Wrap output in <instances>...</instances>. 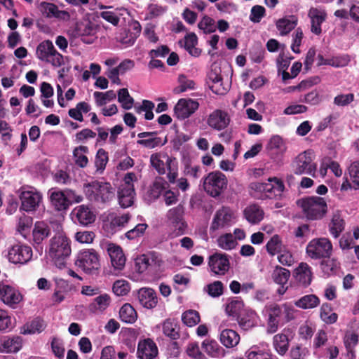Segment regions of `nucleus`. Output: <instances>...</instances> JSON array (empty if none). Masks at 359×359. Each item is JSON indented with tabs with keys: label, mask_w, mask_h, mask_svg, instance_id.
Segmentation results:
<instances>
[{
	"label": "nucleus",
	"mask_w": 359,
	"mask_h": 359,
	"mask_svg": "<svg viewBox=\"0 0 359 359\" xmlns=\"http://www.w3.org/2000/svg\"><path fill=\"white\" fill-rule=\"evenodd\" d=\"M200 29L203 30L205 34L212 33L216 30L215 20L208 16H204L198 24Z\"/></svg>",
	"instance_id": "052dcab7"
},
{
	"label": "nucleus",
	"mask_w": 359,
	"mask_h": 359,
	"mask_svg": "<svg viewBox=\"0 0 359 359\" xmlns=\"http://www.w3.org/2000/svg\"><path fill=\"white\" fill-rule=\"evenodd\" d=\"M294 278L297 282L303 287L309 285L312 280V272L308 264L302 262L294 270Z\"/></svg>",
	"instance_id": "a878e982"
},
{
	"label": "nucleus",
	"mask_w": 359,
	"mask_h": 359,
	"mask_svg": "<svg viewBox=\"0 0 359 359\" xmlns=\"http://www.w3.org/2000/svg\"><path fill=\"white\" fill-rule=\"evenodd\" d=\"M135 189L118 188V198L120 205L126 208L131 206L134 201Z\"/></svg>",
	"instance_id": "e433bc0d"
},
{
	"label": "nucleus",
	"mask_w": 359,
	"mask_h": 359,
	"mask_svg": "<svg viewBox=\"0 0 359 359\" xmlns=\"http://www.w3.org/2000/svg\"><path fill=\"white\" fill-rule=\"evenodd\" d=\"M78 34L81 36V40L86 43H91L94 41L95 29L90 23L80 25L78 28Z\"/></svg>",
	"instance_id": "a18cd8bd"
},
{
	"label": "nucleus",
	"mask_w": 359,
	"mask_h": 359,
	"mask_svg": "<svg viewBox=\"0 0 359 359\" xmlns=\"http://www.w3.org/2000/svg\"><path fill=\"white\" fill-rule=\"evenodd\" d=\"M230 118L227 112L216 109L213 111L208 116V126L217 130H222L227 127L229 124Z\"/></svg>",
	"instance_id": "6ab92c4d"
},
{
	"label": "nucleus",
	"mask_w": 359,
	"mask_h": 359,
	"mask_svg": "<svg viewBox=\"0 0 359 359\" xmlns=\"http://www.w3.org/2000/svg\"><path fill=\"white\" fill-rule=\"evenodd\" d=\"M201 346L204 351L211 358H223L226 355V350L215 340L205 339Z\"/></svg>",
	"instance_id": "bb28decb"
},
{
	"label": "nucleus",
	"mask_w": 359,
	"mask_h": 359,
	"mask_svg": "<svg viewBox=\"0 0 359 359\" xmlns=\"http://www.w3.org/2000/svg\"><path fill=\"white\" fill-rule=\"evenodd\" d=\"M345 222L339 210L333 212L329 224V231L334 238H338L344 229Z\"/></svg>",
	"instance_id": "2f4dec72"
},
{
	"label": "nucleus",
	"mask_w": 359,
	"mask_h": 359,
	"mask_svg": "<svg viewBox=\"0 0 359 359\" xmlns=\"http://www.w3.org/2000/svg\"><path fill=\"white\" fill-rule=\"evenodd\" d=\"M32 257V248L25 245L17 244L13 245L8 251V259L13 264H26Z\"/></svg>",
	"instance_id": "f8f14e48"
},
{
	"label": "nucleus",
	"mask_w": 359,
	"mask_h": 359,
	"mask_svg": "<svg viewBox=\"0 0 359 359\" xmlns=\"http://www.w3.org/2000/svg\"><path fill=\"white\" fill-rule=\"evenodd\" d=\"M182 320L186 325L193 327L200 322V316L195 310H188L182 313Z\"/></svg>",
	"instance_id": "5fc2aeb1"
},
{
	"label": "nucleus",
	"mask_w": 359,
	"mask_h": 359,
	"mask_svg": "<svg viewBox=\"0 0 359 359\" xmlns=\"http://www.w3.org/2000/svg\"><path fill=\"white\" fill-rule=\"evenodd\" d=\"M138 299L141 305L147 309L154 308L158 302L156 292L151 288H141L138 292Z\"/></svg>",
	"instance_id": "c85d7f7f"
},
{
	"label": "nucleus",
	"mask_w": 359,
	"mask_h": 359,
	"mask_svg": "<svg viewBox=\"0 0 359 359\" xmlns=\"http://www.w3.org/2000/svg\"><path fill=\"white\" fill-rule=\"evenodd\" d=\"M320 318L326 323L332 324L337 320V314L332 312L328 304H323L320 308Z\"/></svg>",
	"instance_id": "6e6d98bb"
},
{
	"label": "nucleus",
	"mask_w": 359,
	"mask_h": 359,
	"mask_svg": "<svg viewBox=\"0 0 359 359\" xmlns=\"http://www.w3.org/2000/svg\"><path fill=\"white\" fill-rule=\"evenodd\" d=\"M292 172L297 175H309L315 177L317 164L314 162V154L311 150L299 154L290 164Z\"/></svg>",
	"instance_id": "39448f33"
},
{
	"label": "nucleus",
	"mask_w": 359,
	"mask_h": 359,
	"mask_svg": "<svg viewBox=\"0 0 359 359\" xmlns=\"http://www.w3.org/2000/svg\"><path fill=\"white\" fill-rule=\"evenodd\" d=\"M244 215L246 219L251 224H257L264 217V211L257 205L252 204L244 210Z\"/></svg>",
	"instance_id": "f704fd0d"
},
{
	"label": "nucleus",
	"mask_w": 359,
	"mask_h": 359,
	"mask_svg": "<svg viewBox=\"0 0 359 359\" xmlns=\"http://www.w3.org/2000/svg\"><path fill=\"white\" fill-rule=\"evenodd\" d=\"M147 226V224L145 223L138 224L133 229L126 233V237L129 240L138 238L144 234Z\"/></svg>",
	"instance_id": "e2e57ef3"
},
{
	"label": "nucleus",
	"mask_w": 359,
	"mask_h": 359,
	"mask_svg": "<svg viewBox=\"0 0 359 359\" xmlns=\"http://www.w3.org/2000/svg\"><path fill=\"white\" fill-rule=\"evenodd\" d=\"M32 219L26 215H23L19 218L17 229L21 233H25L31 226Z\"/></svg>",
	"instance_id": "774afa93"
},
{
	"label": "nucleus",
	"mask_w": 359,
	"mask_h": 359,
	"mask_svg": "<svg viewBox=\"0 0 359 359\" xmlns=\"http://www.w3.org/2000/svg\"><path fill=\"white\" fill-rule=\"evenodd\" d=\"M197 101L191 99H180L175 107L174 111L176 117L183 120L189 117L198 108Z\"/></svg>",
	"instance_id": "dca6fc26"
},
{
	"label": "nucleus",
	"mask_w": 359,
	"mask_h": 359,
	"mask_svg": "<svg viewBox=\"0 0 359 359\" xmlns=\"http://www.w3.org/2000/svg\"><path fill=\"white\" fill-rule=\"evenodd\" d=\"M106 250L110 257L111 264L115 269L121 270L126 264V258L122 248L114 243H107Z\"/></svg>",
	"instance_id": "a211bd4d"
},
{
	"label": "nucleus",
	"mask_w": 359,
	"mask_h": 359,
	"mask_svg": "<svg viewBox=\"0 0 359 359\" xmlns=\"http://www.w3.org/2000/svg\"><path fill=\"white\" fill-rule=\"evenodd\" d=\"M268 182H253L250 184V194L257 199L272 198L280 195L284 184L277 177L269 178Z\"/></svg>",
	"instance_id": "f03ea898"
},
{
	"label": "nucleus",
	"mask_w": 359,
	"mask_h": 359,
	"mask_svg": "<svg viewBox=\"0 0 359 359\" xmlns=\"http://www.w3.org/2000/svg\"><path fill=\"white\" fill-rule=\"evenodd\" d=\"M166 186L167 182L162 178L156 179L150 189V195L154 198H158L163 191L165 189Z\"/></svg>",
	"instance_id": "680f3d73"
},
{
	"label": "nucleus",
	"mask_w": 359,
	"mask_h": 359,
	"mask_svg": "<svg viewBox=\"0 0 359 359\" xmlns=\"http://www.w3.org/2000/svg\"><path fill=\"white\" fill-rule=\"evenodd\" d=\"M95 103L97 106L104 105L107 102L111 101L116 98V93L113 90H108L105 93L96 91L93 93Z\"/></svg>",
	"instance_id": "864d4df0"
},
{
	"label": "nucleus",
	"mask_w": 359,
	"mask_h": 359,
	"mask_svg": "<svg viewBox=\"0 0 359 359\" xmlns=\"http://www.w3.org/2000/svg\"><path fill=\"white\" fill-rule=\"evenodd\" d=\"M179 330L177 321L175 320L167 319L163 323V333L172 339H177L180 337Z\"/></svg>",
	"instance_id": "58836bf2"
},
{
	"label": "nucleus",
	"mask_w": 359,
	"mask_h": 359,
	"mask_svg": "<svg viewBox=\"0 0 359 359\" xmlns=\"http://www.w3.org/2000/svg\"><path fill=\"white\" fill-rule=\"evenodd\" d=\"M72 215L79 223L83 226L93 223L95 219L94 213L84 205L76 207L72 211Z\"/></svg>",
	"instance_id": "393cba45"
},
{
	"label": "nucleus",
	"mask_w": 359,
	"mask_h": 359,
	"mask_svg": "<svg viewBox=\"0 0 359 359\" xmlns=\"http://www.w3.org/2000/svg\"><path fill=\"white\" fill-rule=\"evenodd\" d=\"M88 152V148L86 146H79L73 151V157L76 165L81 168H85L88 163V159L86 154Z\"/></svg>",
	"instance_id": "a19ab883"
},
{
	"label": "nucleus",
	"mask_w": 359,
	"mask_h": 359,
	"mask_svg": "<svg viewBox=\"0 0 359 359\" xmlns=\"http://www.w3.org/2000/svg\"><path fill=\"white\" fill-rule=\"evenodd\" d=\"M130 218L131 215L128 213L123 215L111 214L109 215L107 221L104 222V229L107 233L114 234L124 228Z\"/></svg>",
	"instance_id": "2eb2a0df"
},
{
	"label": "nucleus",
	"mask_w": 359,
	"mask_h": 359,
	"mask_svg": "<svg viewBox=\"0 0 359 359\" xmlns=\"http://www.w3.org/2000/svg\"><path fill=\"white\" fill-rule=\"evenodd\" d=\"M265 15V8L259 5L254 6L251 8L250 19L252 22H259Z\"/></svg>",
	"instance_id": "0e129e2a"
},
{
	"label": "nucleus",
	"mask_w": 359,
	"mask_h": 359,
	"mask_svg": "<svg viewBox=\"0 0 359 359\" xmlns=\"http://www.w3.org/2000/svg\"><path fill=\"white\" fill-rule=\"evenodd\" d=\"M71 252L70 241L65 234L57 233L50 240L48 255L55 263L63 264Z\"/></svg>",
	"instance_id": "20e7f679"
},
{
	"label": "nucleus",
	"mask_w": 359,
	"mask_h": 359,
	"mask_svg": "<svg viewBox=\"0 0 359 359\" xmlns=\"http://www.w3.org/2000/svg\"><path fill=\"white\" fill-rule=\"evenodd\" d=\"M120 319L126 323H133L137 318L135 309L130 304H125L119 311Z\"/></svg>",
	"instance_id": "ea45409f"
},
{
	"label": "nucleus",
	"mask_w": 359,
	"mask_h": 359,
	"mask_svg": "<svg viewBox=\"0 0 359 359\" xmlns=\"http://www.w3.org/2000/svg\"><path fill=\"white\" fill-rule=\"evenodd\" d=\"M210 271L217 275H224L230 267L229 257L224 253L215 252L208 258Z\"/></svg>",
	"instance_id": "ddd939ff"
},
{
	"label": "nucleus",
	"mask_w": 359,
	"mask_h": 359,
	"mask_svg": "<svg viewBox=\"0 0 359 359\" xmlns=\"http://www.w3.org/2000/svg\"><path fill=\"white\" fill-rule=\"evenodd\" d=\"M258 316L252 310L247 311L238 319V325L243 330H249L257 324Z\"/></svg>",
	"instance_id": "72a5a7b5"
},
{
	"label": "nucleus",
	"mask_w": 359,
	"mask_h": 359,
	"mask_svg": "<svg viewBox=\"0 0 359 359\" xmlns=\"http://www.w3.org/2000/svg\"><path fill=\"white\" fill-rule=\"evenodd\" d=\"M22 340L20 337H4L0 341V353H15L22 347Z\"/></svg>",
	"instance_id": "cd10ccee"
},
{
	"label": "nucleus",
	"mask_w": 359,
	"mask_h": 359,
	"mask_svg": "<svg viewBox=\"0 0 359 359\" xmlns=\"http://www.w3.org/2000/svg\"><path fill=\"white\" fill-rule=\"evenodd\" d=\"M178 82L179 86L173 89V93L175 94H180L188 90L194 89L195 88V82L184 75L179 76Z\"/></svg>",
	"instance_id": "09e8293b"
},
{
	"label": "nucleus",
	"mask_w": 359,
	"mask_h": 359,
	"mask_svg": "<svg viewBox=\"0 0 359 359\" xmlns=\"http://www.w3.org/2000/svg\"><path fill=\"white\" fill-rule=\"evenodd\" d=\"M348 172L353 187L359 189V161H355L350 165Z\"/></svg>",
	"instance_id": "4d7b16f0"
},
{
	"label": "nucleus",
	"mask_w": 359,
	"mask_h": 359,
	"mask_svg": "<svg viewBox=\"0 0 359 359\" xmlns=\"http://www.w3.org/2000/svg\"><path fill=\"white\" fill-rule=\"evenodd\" d=\"M273 346L280 355H284L288 349V338L285 334H278L273 337Z\"/></svg>",
	"instance_id": "c03bdc74"
},
{
	"label": "nucleus",
	"mask_w": 359,
	"mask_h": 359,
	"mask_svg": "<svg viewBox=\"0 0 359 359\" xmlns=\"http://www.w3.org/2000/svg\"><path fill=\"white\" fill-rule=\"evenodd\" d=\"M290 276V271L279 266H276L271 273L273 280L278 285H286Z\"/></svg>",
	"instance_id": "79ce46f5"
},
{
	"label": "nucleus",
	"mask_w": 359,
	"mask_h": 359,
	"mask_svg": "<svg viewBox=\"0 0 359 359\" xmlns=\"http://www.w3.org/2000/svg\"><path fill=\"white\" fill-rule=\"evenodd\" d=\"M39 10L46 18H55L62 20H69L70 18V15L67 11L59 10L58 7L53 3L41 2Z\"/></svg>",
	"instance_id": "412c9836"
},
{
	"label": "nucleus",
	"mask_w": 359,
	"mask_h": 359,
	"mask_svg": "<svg viewBox=\"0 0 359 359\" xmlns=\"http://www.w3.org/2000/svg\"><path fill=\"white\" fill-rule=\"evenodd\" d=\"M236 222L234 212L228 207L217 210L213 217L210 229L213 231L225 229Z\"/></svg>",
	"instance_id": "9d476101"
},
{
	"label": "nucleus",
	"mask_w": 359,
	"mask_h": 359,
	"mask_svg": "<svg viewBox=\"0 0 359 359\" xmlns=\"http://www.w3.org/2000/svg\"><path fill=\"white\" fill-rule=\"evenodd\" d=\"M50 234L49 225L44 222H37L34 224L32 231L33 241L36 244H40Z\"/></svg>",
	"instance_id": "7c9ffc66"
},
{
	"label": "nucleus",
	"mask_w": 359,
	"mask_h": 359,
	"mask_svg": "<svg viewBox=\"0 0 359 359\" xmlns=\"http://www.w3.org/2000/svg\"><path fill=\"white\" fill-rule=\"evenodd\" d=\"M83 192L90 201L106 203L114 196V189L109 182L93 181L83 184Z\"/></svg>",
	"instance_id": "f257e3e1"
},
{
	"label": "nucleus",
	"mask_w": 359,
	"mask_h": 359,
	"mask_svg": "<svg viewBox=\"0 0 359 359\" xmlns=\"http://www.w3.org/2000/svg\"><path fill=\"white\" fill-rule=\"evenodd\" d=\"M76 265L86 273H94L100 267L98 254L93 249L82 250L78 255Z\"/></svg>",
	"instance_id": "1a4fd4ad"
},
{
	"label": "nucleus",
	"mask_w": 359,
	"mask_h": 359,
	"mask_svg": "<svg viewBox=\"0 0 359 359\" xmlns=\"http://www.w3.org/2000/svg\"><path fill=\"white\" fill-rule=\"evenodd\" d=\"M0 299L11 308H15L22 301V296L13 287L5 283H0Z\"/></svg>",
	"instance_id": "4468645a"
},
{
	"label": "nucleus",
	"mask_w": 359,
	"mask_h": 359,
	"mask_svg": "<svg viewBox=\"0 0 359 359\" xmlns=\"http://www.w3.org/2000/svg\"><path fill=\"white\" fill-rule=\"evenodd\" d=\"M167 142L166 138L162 142L159 137H151L137 140V143L147 149H154L157 147L163 146Z\"/></svg>",
	"instance_id": "13d9d810"
},
{
	"label": "nucleus",
	"mask_w": 359,
	"mask_h": 359,
	"mask_svg": "<svg viewBox=\"0 0 359 359\" xmlns=\"http://www.w3.org/2000/svg\"><path fill=\"white\" fill-rule=\"evenodd\" d=\"M36 54L39 60L55 67H60L63 63L62 55L55 50L53 43L49 40L43 41L38 45Z\"/></svg>",
	"instance_id": "6e6552de"
},
{
	"label": "nucleus",
	"mask_w": 359,
	"mask_h": 359,
	"mask_svg": "<svg viewBox=\"0 0 359 359\" xmlns=\"http://www.w3.org/2000/svg\"><path fill=\"white\" fill-rule=\"evenodd\" d=\"M218 246L225 250H230L236 248L237 241L231 233H226L217 239Z\"/></svg>",
	"instance_id": "49530a36"
},
{
	"label": "nucleus",
	"mask_w": 359,
	"mask_h": 359,
	"mask_svg": "<svg viewBox=\"0 0 359 359\" xmlns=\"http://www.w3.org/2000/svg\"><path fill=\"white\" fill-rule=\"evenodd\" d=\"M245 355L248 359H272V355L269 352L255 346L248 349Z\"/></svg>",
	"instance_id": "8fccbe9b"
},
{
	"label": "nucleus",
	"mask_w": 359,
	"mask_h": 359,
	"mask_svg": "<svg viewBox=\"0 0 359 359\" xmlns=\"http://www.w3.org/2000/svg\"><path fill=\"white\" fill-rule=\"evenodd\" d=\"M219 341L226 348H231L239 344L240 336L236 331L224 328L220 332Z\"/></svg>",
	"instance_id": "c756f323"
},
{
	"label": "nucleus",
	"mask_w": 359,
	"mask_h": 359,
	"mask_svg": "<svg viewBox=\"0 0 359 359\" xmlns=\"http://www.w3.org/2000/svg\"><path fill=\"white\" fill-rule=\"evenodd\" d=\"M227 183L226 177L219 171L211 172L203 179V187L212 197L219 196L226 188Z\"/></svg>",
	"instance_id": "423d86ee"
},
{
	"label": "nucleus",
	"mask_w": 359,
	"mask_h": 359,
	"mask_svg": "<svg viewBox=\"0 0 359 359\" xmlns=\"http://www.w3.org/2000/svg\"><path fill=\"white\" fill-rule=\"evenodd\" d=\"M108 154L103 149H99L97 151L95 159V165L96 167V171L102 173L105 169L106 165L108 162Z\"/></svg>",
	"instance_id": "603ef678"
},
{
	"label": "nucleus",
	"mask_w": 359,
	"mask_h": 359,
	"mask_svg": "<svg viewBox=\"0 0 359 359\" xmlns=\"http://www.w3.org/2000/svg\"><path fill=\"white\" fill-rule=\"evenodd\" d=\"M320 304L319 298L315 294L305 295L294 302V305L302 309H310L318 306Z\"/></svg>",
	"instance_id": "4c0bfd02"
},
{
	"label": "nucleus",
	"mask_w": 359,
	"mask_h": 359,
	"mask_svg": "<svg viewBox=\"0 0 359 359\" xmlns=\"http://www.w3.org/2000/svg\"><path fill=\"white\" fill-rule=\"evenodd\" d=\"M306 252L313 259L329 258L332 254V244L327 238H313L308 243Z\"/></svg>",
	"instance_id": "0eeeda50"
},
{
	"label": "nucleus",
	"mask_w": 359,
	"mask_h": 359,
	"mask_svg": "<svg viewBox=\"0 0 359 359\" xmlns=\"http://www.w3.org/2000/svg\"><path fill=\"white\" fill-rule=\"evenodd\" d=\"M297 204L308 219L317 220L323 218L327 211V203L323 198L311 196L302 198Z\"/></svg>",
	"instance_id": "7ed1b4c3"
},
{
	"label": "nucleus",
	"mask_w": 359,
	"mask_h": 359,
	"mask_svg": "<svg viewBox=\"0 0 359 359\" xmlns=\"http://www.w3.org/2000/svg\"><path fill=\"white\" fill-rule=\"evenodd\" d=\"M113 292L117 296L126 295L130 290V285L127 280H118L113 285Z\"/></svg>",
	"instance_id": "bf43d9fd"
},
{
	"label": "nucleus",
	"mask_w": 359,
	"mask_h": 359,
	"mask_svg": "<svg viewBox=\"0 0 359 359\" xmlns=\"http://www.w3.org/2000/svg\"><path fill=\"white\" fill-rule=\"evenodd\" d=\"M266 250L271 255L273 256L282 252L285 248L280 236L273 235L266 245Z\"/></svg>",
	"instance_id": "37998d69"
},
{
	"label": "nucleus",
	"mask_w": 359,
	"mask_h": 359,
	"mask_svg": "<svg viewBox=\"0 0 359 359\" xmlns=\"http://www.w3.org/2000/svg\"><path fill=\"white\" fill-rule=\"evenodd\" d=\"M118 101L126 110L130 109L134 103V99L130 95L127 88H121L118 91Z\"/></svg>",
	"instance_id": "3c124183"
},
{
	"label": "nucleus",
	"mask_w": 359,
	"mask_h": 359,
	"mask_svg": "<svg viewBox=\"0 0 359 359\" xmlns=\"http://www.w3.org/2000/svg\"><path fill=\"white\" fill-rule=\"evenodd\" d=\"M184 207L179 205L168 210L167 217L169 224L173 229L175 236L184 233L187 224L183 219Z\"/></svg>",
	"instance_id": "9b49d317"
},
{
	"label": "nucleus",
	"mask_w": 359,
	"mask_h": 359,
	"mask_svg": "<svg viewBox=\"0 0 359 359\" xmlns=\"http://www.w3.org/2000/svg\"><path fill=\"white\" fill-rule=\"evenodd\" d=\"M207 287L209 295L212 297H219L223 293V284L221 281H215L209 284Z\"/></svg>",
	"instance_id": "69168bd1"
},
{
	"label": "nucleus",
	"mask_w": 359,
	"mask_h": 359,
	"mask_svg": "<svg viewBox=\"0 0 359 359\" xmlns=\"http://www.w3.org/2000/svg\"><path fill=\"white\" fill-rule=\"evenodd\" d=\"M110 296L104 293L95 297L90 306L96 311H103L110 305Z\"/></svg>",
	"instance_id": "de8ad7c7"
},
{
	"label": "nucleus",
	"mask_w": 359,
	"mask_h": 359,
	"mask_svg": "<svg viewBox=\"0 0 359 359\" xmlns=\"http://www.w3.org/2000/svg\"><path fill=\"white\" fill-rule=\"evenodd\" d=\"M157 353V346L151 339H147L139 342L137 354L141 359H153Z\"/></svg>",
	"instance_id": "b1692460"
},
{
	"label": "nucleus",
	"mask_w": 359,
	"mask_h": 359,
	"mask_svg": "<svg viewBox=\"0 0 359 359\" xmlns=\"http://www.w3.org/2000/svg\"><path fill=\"white\" fill-rule=\"evenodd\" d=\"M297 24V17L292 15L284 18L276 22V27L282 36L287 34L296 27Z\"/></svg>",
	"instance_id": "c9c22d12"
},
{
	"label": "nucleus",
	"mask_w": 359,
	"mask_h": 359,
	"mask_svg": "<svg viewBox=\"0 0 359 359\" xmlns=\"http://www.w3.org/2000/svg\"><path fill=\"white\" fill-rule=\"evenodd\" d=\"M311 20V31L312 33L319 35L322 32L321 25L327 18V13L324 10L317 8H311L308 13Z\"/></svg>",
	"instance_id": "4be33fe9"
},
{
	"label": "nucleus",
	"mask_w": 359,
	"mask_h": 359,
	"mask_svg": "<svg viewBox=\"0 0 359 359\" xmlns=\"http://www.w3.org/2000/svg\"><path fill=\"white\" fill-rule=\"evenodd\" d=\"M49 192L50 202L57 210H66L69 207L64 191L51 189Z\"/></svg>",
	"instance_id": "473e14b6"
},
{
	"label": "nucleus",
	"mask_w": 359,
	"mask_h": 359,
	"mask_svg": "<svg viewBox=\"0 0 359 359\" xmlns=\"http://www.w3.org/2000/svg\"><path fill=\"white\" fill-rule=\"evenodd\" d=\"M21 208L26 212L33 211L39 207L42 196L40 193L33 191H25L21 194Z\"/></svg>",
	"instance_id": "aec40b11"
},
{
	"label": "nucleus",
	"mask_w": 359,
	"mask_h": 359,
	"mask_svg": "<svg viewBox=\"0 0 359 359\" xmlns=\"http://www.w3.org/2000/svg\"><path fill=\"white\" fill-rule=\"evenodd\" d=\"M269 318L267 320V332L270 334L275 333L279 327V325L283 320L280 306L272 305L269 309Z\"/></svg>",
	"instance_id": "5701e85b"
},
{
	"label": "nucleus",
	"mask_w": 359,
	"mask_h": 359,
	"mask_svg": "<svg viewBox=\"0 0 359 359\" xmlns=\"http://www.w3.org/2000/svg\"><path fill=\"white\" fill-rule=\"evenodd\" d=\"M175 160V158H171L165 153H156L150 156V163L159 175L165 174V168L174 169L172 163Z\"/></svg>",
	"instance_id": "f3484780"
},
{
	"label": "nucleus",
	"mask_w": 359,
	"mask_h": 359,
	"mask_svg": "<svg viewBox=\"0 0 359 359\" xmlns=\"http://www.w3.org/2000/svg\"><path fill=\"white\" fill-rule=\"evenodd\" d=\"M95 238L93 231H79L75 234V239L81 243H91Z\"/></svg>",
	"instance_id": "338daca9"
}]
</instances>
